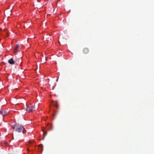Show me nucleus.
Returning a JSON list of instances; mask_svg holds the SVG:
<instances>
[{
	"label": "nucleus",
	"instance_id": "13",
	"mask_svg": "<svg viewBox=\"0 0 154 154\" xmlns=\"http://www.w3.org/2000/svg\"><path fill=\"white\" fill-rule=\"evenodd\" d=\"M57 81H58V79H57Z\"/></svg>",
	"mask_w": 154,
	"mask_h": 154
},
{
	"label": "nucleus",
	"instance_id": "3",
	"mask_svg": "<svg viewBox=\"0 0 154 154\" xmlns=\"http://www.w3.org/2000/svg\"><path fill=\"white\" fill-rule=\"evenodd\" d=\"M0 112L3 116H5L8 114V112H7L4 110H1L0 111Z\"/></svg>",
	"mask_w": 154,
	"mask_h": 154
},
{
	"label": "nucleus",
	"instance_id": "7",
	"mask_svg": "<svg viewBox=\"0 0 154 154\" xmlns=\"http://www.w3.org/2000/svg\"><path fill=\"white\" fill-rule=\"evenodd\" d=\"M34 141L33 140H29V141L28 143L27 144V145L30 146L31 145V144L34 143Z\"/></svg>",
	"mask_w": 154,
	"mask_h": 154
},
{
	"label": "nucleus",
	"instance_id": "4",
	"mask_svg": "<svg viewBox=\"0 0 154 154\" xmlns=\"http://www.w3.org/2000/svg\"><path fill=\"white\" fill-rule=\"evenodd\" d=\"M8 62L11 64L12 65L15 63V62L12 58H11L8 60Z\"/></svg>",
	"mask_w": 154,
	"mask_h": 154
},
{
	"label": "nucleus",
	"instance_id": "5",
	"mask_svg": "<svg viewBox=\"0 0 154 154\" xmlns=\"http://www.w3.org/2000/svg\"><path fill=\"white\" fill-rule=\"evenodd\" d=\"M19 46L17 44L16 45L15 48L14 49V53L16 54L17 53V50L19 48Z\"/></svg>",
	"mask_w": 154,
	"mask_h": 154
},
{
	"label": "nucleus",
	"instance_id": "14",
	"mask_svg": "<svg viewBox=\"0 0 154 154\" xmlns=\"http://www.w3.org/2000/svg\"><path fill=\"white\" fill-rule=\"evenodd\" d=\"M1 39H0V41H1Z\"/></svg>",
	"mask_w": 154,
	"mask_h": 154
},
{
	"label": "nucleus",
	"instance_id": "2",
	"mask_svg": "<svg viewBox=\"0 0 154 154\" xmlns=\"http://www.w3.org/2000/svg\"><path fill=\"white\" fill-rule=\"evenodd\" d=\"M35 108V107L34 106H32L30 107L29 106L26 105V111H28L29 112H31Z\"/></svg>",
	"mask_w": 154,
	"mask_h": 154
},
{
	"label": "nucleus",
	"instance_id": "10",
	"mask_svg": "<svg viewBox=\"0 0 154 154\" xmlns=\"http://www.w3.org/2000/svg\"><path fill=\"white\" fill-rule=\"evenodd\" d=\"M46 59H45V61H43V63H45V61H46Z\"/></svg>",
	"mask_w": 154,
	"mask_h": 154
},
{
	"label": "nucleus",
	"instance_id": "12",
	"mask_svg": "<svg viewBox=\"0 0 154 154\" xmlns=\"http://www.w3.org/2000/svg\"><path fill=\"white\" fill-rule=\"evenodd\" d=\"M0 30H2L1 28H0Z\"/></svg>",
	"mask_w": 154,
	"mask_h": 154
},
{
	"label": "nucleus",
	"instance_id": "9",
	"mask_svg": "<svg viewBox=\"0 0 154 154\" xmlns=\"http://www.w3.org/2000/svg\"><path fill=\"white\" fill-rule=\"evenodd\" d=\"M43 133L44 134V135H45V136L46 135L47 133L46 132H45L44 131H43Z\"/></svg>",
	"mask_w": 154,
	"mask_h": 154
},
{
	"label": "nucleus",
	"instance_id": "6",
	"mask_svg": "<svg viewBox=\"0 0 154 154\" xmlns=\"http://www.w3.org/2000/svg\"><path fill=\"white\" fill-rule=\"evenodd\" d=\"M83 52L85 54H87L89 52V50L87 48H85L83 50Z\"/></svg>",
	"mask_w": 154,
	"mask_h": 154
},
{
	"label": "nucleus",
	"instance_id": "11",
	"mask_svg": "<svg viewBox=\"0 0 154 154\" xmlns=\"http://www.w3.org/2000/svg\"><path fill=\"white\" fill-rule=\"evenodd\" d=\"M7 37L8 36V33H7Z\"/></svg>",
	"mask_w": 154,
	"mask_h": 154
},
{
	"label": "nucleus",
	"instance_id": "8",
	"mask_svg": "<svg viewBox=\"0 0 154 154\" xmlns=\"http://www.w3.org/2000/svg\"><path fill=\"white\" fill-rule=\"evenodd\" d=\"M53 105H54V106H55V107H56L57 108H58V104H57V103H56V105L55 104V103H53Z\"/></svg>",
	"mask_w": 154,
	"mask_h": 154
},
{
	"label": "nucleus",
	"instance_id": "1",
	"mask_svg": "<svg viewBox=\"0 0 154 154\" xmlns=\"http://www.w3.org/2000/svg\"><path fill=\"white\" fill-rule=\"evenodd\" d=\"M12 128L15 129V131L18 133L22 132L24 133L26 131L23 126L20 125L17 123L15 124L13 126Z\"/></svg>",
	"mask_w": 154,
	"mask_h": 154
}]
</instances>
